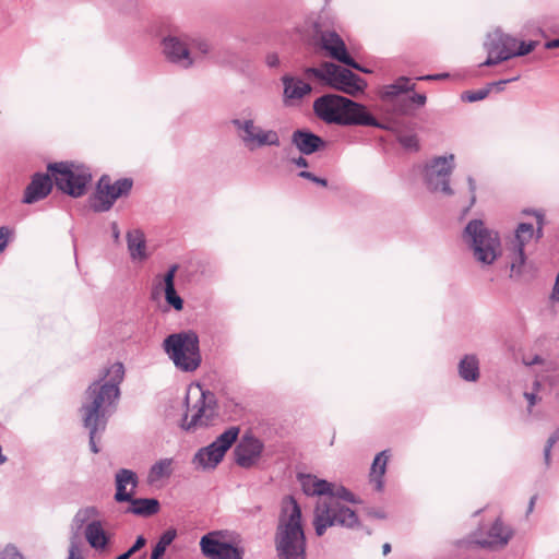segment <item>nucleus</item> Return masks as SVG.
Returning <instances> with one entry per match:
<instances>
[{
	"label": "nucleus",
	"mask_w": 559,
	"mask_h": 559,
	"mask_svg": "<svg viewBox=\"0 0 559 559\" xmlns=\"http://www.w3.org/2000/svg\"><path fill=\"white\" fill-rule=\"evenodd\" d=\"M123 378V364L117 361L107 368L103 377L91 383L85 391L86 402L82 404L80 412L83 426L88 430L90 450L95 454L100 451L96 440L106 430L110 416L109 407L120 396L119 385Z\"/></svg>",
	"instance_id": "1"
},
{
	"label": "nucleus",
	"mask_w": 559,
	"mask_h": 559,
	"mask_svg": "<svg viewBox=\"0 0 559 559\" xmlns=\"http://www.w3.org/2000/svg\"><path fill=\"white\" fill-rule=\"evenodd\" d=\"M274 547L276 559H308L301 508L294 496L283 499Z\"/></svg>",
	"instance_id": "2"
},
{
	"label": "nucleus",
	"mask_w": 559,
	"mask_h": 559,
	"mask_svg": "<svg viewBox=\"0 0 559 559\" xmlns=\"http://www.w3.org/2000/svg\"><path fill=\"white\" fill-rule=\"evenodd\" d=\"M462 239L481 265H491L501 255L499 233L488 228L483 219L469 221L463 229Z\"/></svg>",
	"instance_id": "3"
},
{
	"label": "nucleus",
	"mask_w": 559,
	"mask_h": 559,
	"mask_svg": "<svg viewBox=\"0 0 559 559\" xmlns=\"http://www.w3.org/2000/svg\"><path fill=\"white\" fill-rule=\"evenodd\" d=\"M163 349L175 367L183 372L197 370L202 362L199 335L193 330L167 335Z\"/></svg>",
	"instance_id": "4"
},
{
	"label": "nucleus",
	"mask_w": 559,
	"mask_h": 559,
	"mask_svg": "<svg viewBox=\"0 0 559 559\" xmlns=\"http://www.w3.org/2000/svg\"><path fill=\"white\" fill-rule=\"evenodd\" d=\"M47 171L50 173L59 191L75 199L86 193L92 181L90 168L74 162L49 163Z\"/></svg>",
	"instance_id": "5"
},
{
	"label": "nucleus",
	"mask_w": 559,
	"mask_h": 559,
	"mask_svg": "<svg viewBox=\"0 0 559 559\" xmlns=\"http://www.w3.org/2000/svg\"><path fill=\"white\" fill-rule=\"evenodd\" d=\"M306 73L322 81L325 85L352 96L362 93L367 87L365 79L333 62H325L321 68H308Z\"/></svg>",
	"instance_id": "6"
},
{
	"label": "nucleus",
	"mask_w": 559,
	"mask_h": 559,
	"mask_svg": "<svg viewBox=\"0 0 559 559\" xmlns=\"http://www.w3.org/2000/svg\"><path fill=\"white\" fill-rule=\"evenodd\" d=\"M313 526L316 535L321 537L332 526L347 530L362 528L357 513L338 501L323 502L316 507Z\"/></svg>",
	"instance_id": "7"
},
{
	"label": "nucleus",
	"mask_w": 559,
	"mask_h": 559,
	"mask_svg": "<svg viewBox=\"0 0 559 559\" xmlns=\"http://www.w3.org/2000/svg\"><path fill=\"white\" fill-rule=\"evenodd\" d=\"M408 92H414V86L397 85L393 82L381 87L379 97L394 115L413 116L416 108L426 105L427 96L424 93L405 95Z\"/></svg>",
	"instance_id": "8"
},
{
	"label": "nucleus",
	"mask_w": 559,
	"mask_h": 559,
	"mask_svg": "<svg viewBox=\"0 0 559 559\" xmlns=\"http://www.w3.org/2000/svg\"><path fill=\"white\" fill-rule=\"evenodd\" d=\"M454 169V154L432 157L425 165L424 169V178L427 189L430 192L452 197L454 194V190L450 186V178Z\"/></svg>",
	"instance_id": "9"
},
{
	"label": "nucleus",
	"mask_w": 559,
	"mask_h": 559,
	"mask_svg": "<svg viewBox=\"0 0 559 559\" xmlns=\"http://www.w3.org/2000/svg\"><path fill=\"white\" fill-rule=\"evenodd\" d=\"M239 433L240 428L238 426L228 427L213 442L197 451L192 460L193 464L204 471L214 469L238 440Z\"/></svg>",
	"instance_id": "10"
},
{
	"label": "nucleus",
	"mask_w": 559,
	"mask_h": 559,
	"mask_svg": "<svg viewBox=\"0 0 559 559\" xmlns=\"http://www.w3.org/2000/svg\"><path fill=\"white\" fill-rule=\"evenodd\" d=\"M133 187L131 178H121L110 183L107 175L100 177L96 191L90 197V207L96 213L109 211L117 199L127 197Z\"/></svg>",
	"instance_id": "11"
},
{
	"label": "nucleus",
	"mask_w": 559,
	"mask_h": 559,
	"mask_svg": "<svg viewBox=\"0 0 559 559\" xmlns=\"http://www.w3.org/2000/svg\"><path fill=\"white\" fill-rule=\"evenodd\" d=\"M230 123L239 133V136L249 151H254L263 146H280L281 139L277 131L273 129H263L254 124L253 119H231Z\"/></svg>",
	"instance_id": "12"
},
{
	"label": "nucleus",
	"mask_w": 559,
	"mask_h": 559,
	"mask_svg": "<svg viewBox=\"0 0 559 559\" xmlns=\"http://www.w3.org/2000/svg\"><path fill=\"white\" fill-rule=\"evenodd\" d=\"M185 404L187 406V409L182 415L180 427L186 431H190L192 429H195L197 427L207 426L216 415L217 401L215 399L214 393L210 391L201 392V396L193 405L194 413L192 414L190 420H188V396H186Z\"/></svg>",
	"instance_id": "13"
},
{
	"label": "nucleus",
	"mask_w": 559,
	"mask_h": 559,
	"mask_svg": "<svg viewBox=\"0 0 559 559\" xmlns=\"http://www.w3.org/2000/svg\"><path fill=\"white\" fill-rule=\"evenodd\" d=\"M221 531L209 532L200 539V549L207 559H243L242 547L223 540Z\"/></svg>",
	"instance_id": "14"
},
{
	"label": "nucleus",
	"mask_w": 559,
	"mask_h": 559,
	"mask_svg": "<svg viewBox=\"0 0 559 559\" xmlns=\"http://www.w3.org/2000/svg\"><path fill=\"white\" fill-rule=\"evenodd\" d=\"M337 126H361L374 127L382 130H392L391 124L379 121L364 104L357 103L348 97L344 100L342 115L338 119Z\"/></svg>",
	"instance_id": "15"
},
{
	"label": "nucleus",
	"mask_w": 559,
	"mask_h": 559,
	"mask_svg": "<svg viewBox=\"0 0 559 559\" xmlns=\"http://www.w3.org/2000/svg\"><path fill=\"white\" fill-rule=\"evenodd\" d=\"M263 450L264 444L259 438L246 433L234 449L235 462L242 468H250L255 465Z\"/></svg>",
	"instance_id": "16"
},
{
	"label": "nucleus",
	"mask_w": 559,
	"mask_h": 559,
	"mask_svg": "<svg viewBox=\"0 0 559 559\" xmlns=\"http://www.w3.org/2000/svg\"><path fill=\"white\" fill-rule=\"evenodd\" d=\"M513 535V528L506 525L501 518H497L487 531L486 537L477 538L475 534L474 538L469 543L481 548L497 550L504 548Z\"/></svg>",
	"instance_id": "17"
},
{
	"label": "nucleus",
	"mask_w": 559,
	"mask_h": 559,
	"mask_svg": "<svg viewBox=\"0 0 559 559\" xmlns=\"http://www.w3.org/2000/svg\"><path fill=\"white\" fill-rule=\"evenodd\" d=\"M345 98L338 94H324L314 99L313 112L323 122L337 126Z\"/></svg>",
	"instance_id": "18"
},
{
	"label": "nucleus",
	"mask_w": 559,
	"mask_h": 559,
	"mask_svg": "<svg viewBox=\"0 0 559 559\" xmlns=\"http://www.w3.org/2000/svg\"><path fill=\"white\" fill-rule=\"evenodd\" d=\"M163 52L166 59L182 69H189L193 64V58L187 44L174 35L166 36L163 41Z\"/></svg>",
	"instance_id": "19"
},
{
	"label": "nucleus",
	"mask_w": 559,
	"mask_h": 559,
	"mask_svg": "<svg viewBox=\"0 0 559 559\" xmlns=\"http://www.w3.org/2000/svg\"><path fill=\"white\" fill-rule=\"evenodd\" d=\"M53 185L55 181L50 173H35L25 188L22 202L33 204L45 199L51 192Z\"/></svg>",
	"instance_id": "20"
},
{
	"label": "nucleus",
	"mask_w": 559,
	"mask_h": 559,
	"mask_svg": "<svg viewBox=\"0 0 559 559\" xmlns=\"http://www.w3.org/2000/svg\"><path fill=\"white\" fill-rule=\"evenodd\" d=\"M292 144L302 154L312 155L326 148L328 142L309 129H296L292 133Z\"/></svg>",
	"instance_id": "21"
},
{
	"label": "nucleus",
	"mask_w": 559,
	"mask_h": 559,
	"mask_svg": "<svg viewBox=\"0 0 559 559\" xmlns=\"http://www.w3.org/2000/svg\"><path fill=\"white\" fill-rule=\"evenodd\" d=\"M138 485L139 478L135 472L128 468H120L115 475V501L122 503L124 500H130L131 495H135Z\"/></svg>",
	"instance_id": "22"
},
{
	"label": "nucleus",
	"mask_w": 559,
	"mask_h": 559,
	"mask_svg": "<svg viewBox=\"0 0 559 559\" xmlns=\"http://www.w3.org/2000/svg\"><path fill=\"white\" fill-rule=\"evenodd\" d=\"M179 270L178 264H171L163 276L164 294L167 305L174 308L176 311L183 309L185 301L178 295L175 287V277Z\"/></svg>",
	"instance_id": "23"
},
{
	"label": "nucleus",
	"mask_w": 559,
	"mask_h": 559,
	"mask_svg": "<svg viewBox=\"0 0 559 559\" xmlns=\"http://www.w3.org/2000/svg\"><path fill=\"white\" fill-rule=\"evenodd\" d=\"M321 46L333 59L341 63H343L346 57L349 56L344 40L335 31L322 34Z\"/></svg>",
	"instance_id": "24"
},
{
	"label": "nucleus",
	"mask_w": 559,
	"mask_h": 559,
	"mask_svg": "<svg viewBox=\"0 0 559 559\" xmlns=\"http://www.w3.org/2000/svg\"><path fill=\"white\" fill-rule=\"evenodd\" d=\"M281 80L284 85L283 95L285 102L288 99H301L312 91V87L309 83H306L301 79L295 78L290 74L283 75Z\"/></svg>",
	"instance_id": "25"
},
{
	"label": "nucleus",
	"mask_w": 559,
	"mask_h": 559,
	"mask_svg": "<svg viewBox=\"0 0 559 559\" xmlns=\"http://www.w3.org/2000/svg\"><path fill=\"white\" fill-rule=\"evenodd\" d=\"M124 502L130 504L126 510L127 513L142 518H150L160 510V503L156 498H135L134 495H131V499L124 500Z\"/></svg>",
	"instance_id": "26"
},
{
	"label": "nucleus",
	"mask_w": 559,
	"mask_h": 559,
	"mask_svg": "<svg viewBox=\"0 0 559 559\" xmlns=\"http://www.w3.org/2000/svg\"><path fill=\"white\" fill-rule=\"evenodd\" d=\"M84 535L88 545L95 550H104L110 542V536L103 528L99 520L90 522L84 531Z\"/></svg>",
	"instance_id": "27"
},
{
	"label": "nucleus",
	"mask_w": 559,
	"mask_h": 559,
	"mask_svg": "<svg viewBox=\"0 0 559 559\" xmlns=\"http://www.w3.org/2000/svg\"><path fill=\"white\" fill-rule=\"evenodd\" d=\"M299 481L307 496H329L332 493V483L310 474H300Z\"/></svg>",
	"instance_id": "28"
},
{
	"label": "nucleus",
	"mask_w": 559,
	"mask_h": 559,
	"mask_svg": "<svg viewBox=\"0 0 559 559\" xmlns=\"http://www.w3.org/2000/svg\"><path fill=\"white\" fill-rule=\"evenodd\" d=\"M127 245L133 261H144L147 259L146 240L142 230H129L127 233Z\"/></svg>",
	"instance_id": "29"
},
{
	"label": "nucleus",
	"mask_w": 559,
	"mask_h": 559,
	"mask_svg": "<svg viewBox=\"0 0 559 559\" xmlns=\"http://www.w3.org/2000/svg\"><path fill=\"white\" fill-rule=\"evenodd\" d=\"M459 376L466 382H476L480 377L479 360L476 355H464L457 365Z\"/></svg>",
	"instance_id": "30"
},
{
	"label": "nucleus",
	"mask_w": 559,
	"mask_h": 559,
	"mask_svg": "<svg viewBox=\"0 0 559 559\" xmlns=\"http://www.w3.org/2000/svg\"><path fill=\"white\" fill-rule=\"evenodd\" d=\"M501 38H502V50H500L499 56H495V59L486 58L484 62L479 64V67H491L499 64L506 60H509L513 57H515L514 50L518 46V39L513 36H510L508 34H504L501 31Z\"/></svg>",
	"instance_id": "31"
},
{
	"label": "nucleus",
	"mask_w": 559,
	"mask_h": 559,
	"mask_svg": "<svg viewBox=\"0 0 559 559\" xmlns=\"http://www.w3.org/2000/svg\"><path fill=\"white\" fill-rule=\"evenodd\" d=\"M524 248L523 243H514V249L511 253V277L522 276L534 271L533 265L526 262Z\"/></svg>",
	"instance_id": "32"
},
{
	"label": "nucleus",
	"mask_w": 559,
	"mask_h": 559,
	"mask_svg": "<svg viewBox=\"0 0 559 559\" xmlns=\"http://www.w3.org/2000/svg\"><path fill=\"white\" fill-rule=\"evenodd\" d=\"M177 536V531L175 528L166 530L159 537L158 542L152 549L151 556L154 558H162L166 552L167 547L174 542Z\"/></svg>",
	"instance_id": "33"
},
{
	"label": "nucleus",
	"mask_w": 559,
	"mask_h": 559,
	"mask_svg": "<svg viewBox=\"0 0 559 559\" xmlns=\"http://www.w3.org/2000/svg\"><path fill=\"white\" fill-rule=\"evenodd\" d=\"M485 48L488 53L487 58L495 59V56H499L500 50H502L501 29H496L493 33L488 34Z\"/></svg>",
	"instance_id": "34"
},
{
	"label": "nucleus",
	"mask_w": 559,
	"mask_h": 559,
	"mask_svg": "<svg viewBox=\"0 0 559 559\" xmlns=\"http://www.w3.org/2000/svg\"><path fill=\"white\" fill-rule=\"evenodd\" d=\"M170 465L171 459H163L157 461L151 466L150 476L153 479H159L169 476L171 474Z\"/></svg>",
	"instance_id": "35"
},
{
	"label": "nucleus",
	"mask_w": 559,
	"mask_h": 559,
	"mask_svg": "<svg viewBox=\"0 0 559 559\" xmlns=\"http://www.w3.org/2000/svg\"><path fill=\"white\" fill-rule=\"evenodd\" d=\"M396 141L405 151H408V152L416 153L420 148L418 136L415 133H411V134L399 133L396 136Z\"/></svg>",
	"instance_id": "36"
},
{
	"label": "nucleus",
	"mask_w": 559,
	"mask_h": 559,
	"mask_svg": "<svg viewBox=\"0 0 559 559\" xmlns=\"http://www.w3.org/2000/svg\"><path fill=\"white\" fill-rule=\"evenodd\" d=\"M534 236V226L531 223H520L515 230L514 243H523L525 247L526 242Z\"/></svg>",
	"instance_id": "37"
},
{
	"label": "nucleus",
	"mask_w": 559,
	"mask_h": 559,
	"mask_svg": "<svg viewBox=\"0 0 559 559\" xmlns=\"http://www.w3.org/2000/svg\"><path fill=\"white\" fill-rule=\"evenodd\" d=\"M331 498H338L349 503H360L361 500L357 498L349 489L344 486L334 487L332 484V493H329Z\"/></svg>",
	"instance_id": "38"
},
{
	"label": "nucleus",
	"mask_w": 559,
	"mask_h": 559,
	"mask_svg": "<svg viewBox=\"0 0 559 559\" xmlns=\"http://www.w3.org/2000/svg\"><path fill=\"white\" fill-rule=\"evenodd\" d=\"M97 514L98 511L95 507L80 509L73 518V525H75L76 528L80 530L87 522V520Z\"/></svg>",
	"instance_id": "39"
},
{
	"label": "nucleus",
	"mask_w": 559,
	"mask_h": 559,
	"mask_svg": "<svg viewBox=\"0 0 559 559\" xmlns=\"http://www.w3.org/2000/svg\"><path fill=\"white\" fill-rule=\"evenodd\" d=\"M489 95V87H483L476 91H465L461 94V99L466 103H475L485 99Z\"/></svg>",
	"instance_id": "40"
},
{
	"label": "nucleus",
	"mask_w": 559,
	"mask_h": 559,
	"mask_svg": "<svg viewBox=\"0 0 559 559\" xmlns=\"http://www.w3.org/2000/svg\"><path fill=\"white\" fill-rule=\"evenodd\" d=\"M559 441V429L555 430L546 441L544 448V462L546 467L550 466L551 462V449Z\"/></svg>",
	"instance_id": "41"
},
{
	"label": "nucleus",
	"mask_w": 559,
	"mask_h": 559,
	"mask_svg": "<svg viewBox=\"0 0 559 559\" xmlns=\"http://www.w3.org/2000/svg\"><path fill=\"white\" fill-rule=\"evenodd\" d=\"M537 44H538V41H536V40H528V41H525V40L519 41L518 40V46H516V49L514 50L515 57H522V56L528 55L536 48Z\"/></svg>",
	"instance_id": "42"
},
{
	"label": "nucleus",
	"mask_w": 559,
	"mask_h": 559,
	"mask_svg": "<svg viewBox=\"0 0 559 559\" xmlns=\"http://www.w3.org/2000/svg\"><path fill=\"white\" fill-rule=\"evenodd\" d=\"M385 471H386V457L382 461V464L380 466V471H379L378 475L370 474V481L374 483V488L377 491L383 490V487H384L383 475H384Z\"/></svg>",
	"instance_id": "43"
},
{
	"label": "nucleus",
	"mask_w": 559,
	"mask_h": 559,
	"mask_svg": "<svg viewBox=\"0 0 559 559\" xmlns=\"http://www.w3.org/2000/svg\"><path fill=\"white\" fill-rule=\"evenodd\" d=\"M0 559H23V556L15 546L7 545L0 550Z\"/></svg>",
	"instance_id": "44"
},
{
	"label": "nucleus",
	"mask_w": 559,
	"mask_h": 559,
	"mask_svg": "<svg viewBox=\"0 0 559 559\" xmlns=\"http://www.w3.org/2000/svg\"><path fill=\"white\" fill-rule=\"evenodd\" d=\"M298 177H300L302 179L310 180L313 183L319 185L321 187H326L328 186V180L325 178L318 177L317 175H314L313 173L308 171V170L299 171L298 173Z\"/></svg>",
	"instance_id": "45"
},
{
	"label": "nucleus",
	"mask_w": 559,
	"mask_h": 559,
	"mask_svg": "<svg viewBox=\"0 0 559 559\" xmlns=\"http://www.w3.org/2000/svg\"><path fill=\"white\" fill-rule=\"evenodd\" d=\"M68 559H84L80 549L76 535H73L71 537Z\"/></svg>",
	"instance_id": "46"
},
{
	"label": "nucleus",
	"mask_w": 559,
	"mask_h": 559,
	"mask_svg": "<svg viewBox=\"0 0 559 559\" xmlns=\"http://www.w3.org/2000/svg\"><path fill=\"white\" fill-rule=\"evenodd\" d=\"M534 215L536 216V223L537 227L534 229V236L536 237V240H539L544 236V224H545V216L543 213L534 211Z\"/></svg>",
	"instance_id": "47"
},
{
	"label": "nucleus",
	"mask_w": 559,
	"mask_h": 559,
	"mask_svg": "<svg viewBox=\"0 0 559 559\" xmlns=\"http://www.w3.org/2000/svg\"><path fill=\"white\" fill-rule=\"evenodd\" d=\"M386 453H388V450H384V451H381L380 453H378L372 462V465H371V475H374L379 473L380 471V466L382 464V461L388 456H386Z\"/></svg>",
	"instance_id": "48"
},
{
	"label": "nucleus",
	"mask_w": 559,
	"mask_h": 559,
	"mask_svg": "<svg viewBox=\"0 0 559 559\" xmlns=\"http://www.w3.org/2000/svg\"><path fill=\"white\" fill-rule=\"evenodd\" d=\"M518 80H519V76H514V78H510V79H506V80H499V81H496V82L488 83L487 87H489V92L492 88H496L498 92H501V91L504 90V86L508 83H511V82H514V81H518Z\"/></svg>",
	"instance_id": "49"
},
{
	"label": "nucleus",
	"mask_w": 559,
	"mask_h": 559,
	"mask_svg": "<svg viewBox=\"0 0 559 559\" xmlns=\"http://www.w3.org/2000/svg\"><path fill=\"white\" fill-rule=\"evenodd\" d=\"M11 230L7 226L0 227V253L7 248Z\"/></svg>",
	"instance_id": "50"
},
{
	"label": "nucleus",
	"mask_w": 559,
	"mask_h": 559,
	"mask_svg": "<svg viewBox=\"0 0 559 559\" xmlns=\"http://www.w3.org/2000/svg\"><path fill=\"white\" fill-rule=\"evenodd\" d=\"M364 512L366 513V515L379 520H383L386 518V513L382 509L367 507L364 509Z\"/></svg>",
	"instance_id": "51"
},
{
	"label": "nucleus",
	"mask_w": 559,
	"mask_h": 559,
	"mask_svg": "<svg viewBox=\"0 0 559 559\" xmlns=\"http://www.w3.org/2000/svg\"><path fill=\"white\" fill-rule=\"evenodd\" d=\"M343 64L349 67V68H353L357 71H360V72H364V73H369L370 71L368 69H366L365 67H362L361 64H359L350 55L346 57V59L344 60Z\"/></svg>",
	"instance_id": "52"
},
{
	"label": "nucleus",
	"mask_w": 559,
	"mask_h": 559,
	"mask_svg": "<svg viewBox=\"0 0 559 559\" xmlns=\"http://www.w3.org/2000/svg\"><path fill=\"white\" fill-rule=\"evenodd\" d=\"M194 46L202 56H206L211 52V45L205 39L195 40Z\"/></svg>",
	"instance_id": "53"
},
{
	"label": "nucleus",
	"mask_w": 559,
	"mask_h": 559,
	"mask_svg": "<svg viewBox=\"0 0 559 559\" xmlns=\"http://www.w3.org/2000/svg\"><path fill=\"white\" fill-rule=\"evenodd\" d=\"M450 76L449 73H437V74H426V75H421V76H418L417 80L419 81H439V80H444V79H448Z\"/></svg>",
	"instance_id": "54"
},
{
	"label": "nucleus",
	"mask_w": 559,
	"mask_h": 559,
	"mask_svg": "<svg viewBox=\"0 0 559 559\" xmlns=\"http://www.w3.org/2000/svg\"><path fill=\"white\" fill-rule=\"evenodd\" d=\"M468 190L471 192V205L476 203V181L472 176H467Z\"/></svg>",
	"instance_id": "55"
},
{
	"label": "nucleus",
	"mask_w": 559,
	"mask_h": 559,
	"mask_svg": "<svg viewBox=\"0 0 559 559\" xmlns=\"http://www.w3.org/2000/svg\"><path fill=\"white\" fill-rule=\"evenodd\" d=\"M146 544V539L143 535H139L133 543V545L130 547V549L135 554L139 550H141Z\"/></svg>",
	"instance_id": "56"
},
{
	"label": "nucleus",
	"mask_w": 559,
	"mask_h": 559,
	"mask_svg": "<svg viewBox=\"0 0 559 559\" xmlns=\"http://www.w3.org/2000/svg\"><path fill=\"white\" fill-rule=\"evenodd\" d=\"M265 62L270 68H276L280 66V58L277 53L271 52L266 56Z\"/></svg>",
	"instance_id": "57"
},
{
	"label": "nucleus",
	"mask_w": 559,
	"mask_h": 559,
	"mask_svg": "<svg viewBox=\"0 0 559 559\" xmlns=\"http://www.w3.org/2000/svg\"><path fill=\"white\" fill-rule=\"evenodd\" d=\"M290 163H293L297 167H302V168H307L309 166L308 159L306 157H304L302 155L292 158Z\"/></svg>",
	"instance_id": "58"
},
{
	"label": "nucleus",
	"mask_w": 559,
	"mask_h": 559,
	"mask_svg": "<svg viewBox=\"0 0 559 559\" xmlns=\"http://www.w3.org/2000/svg\"><path fill=\"white\" fill-rule=\"evenodd\" d=\"M395 84L397 85H403V86H414V88L416 87V85L414 83H411V79L408 76H405V75H401L399 76L395 81H394Z\"/></svg>",
	"instance_id": "59"
},
{
	"label": "nucleus",
	"mask_w": 559,
	"mask_h": 559,
	"mask_svg": "<svg viewBox=\"0 0 559 559\" xmlns=\"http://www.w3.org/2000/svg\"><path fill=\"white\" fill-rule=\"evenodd\" d=\"M526 366L542 365L544 364V358L539 355H535L531 360L524 361Z\"/></svg>",
	"instance_id": "60"
},
{
	"label": "nucleus",
	"mask_w": 559,
	"mask_h": 559,
	"mask_svg": "<svg viewBox=\"0 0 559 559\" xmlns=\"http://www.w3.org/2000/svg\"><path fill=\"white\" fill-rule=\"evenodd\" d=\"M545 48L546 49L559 48V38H554V39L547 40L545 43Z\"/></svg>",
	"instance_id": "61"
},
{
	"label": "nucleus",
	"mask_w": 559,
	"mask_h": 559,
	"mask_svg": "<svg viewBox=\"0 0 559 559\" xmlns=\"http://www.w3.org/2000/svg\"><path fill=\"white\" fill-rule=\"evenodd\" d=\"M524 396L526 397V400L528 401V404H530V407L534 406L535 403H536V394L535 393H528V392H525L524 393Z\"/></svg>",
	"instance_id": "62"
},
{
	"label": "nucleus",
	"mask_w": 559,
	"mask_h": 559,
	"mask_svg": "<svg viewBox=\"0 0 559 559\" xmlns=\"http://www.w3.org/2000/svg\"><path fill=\"white\" fill-rule=\"evenodd\" d=\"M536 500H537V496L536 495L531 497L528 506H527V510H526V515H528L530 513L533 512L535 503H536Z\"/></svg>",
	"instance_id": "63"
},
{
	"label": "nucleus",
	"mask_w": 559,
	"mask_h": 559,
	"mask_svg": "<svg viewBox=\"0 0 559 559\" xmlns=\"http://www.w3.org/2000/svg\"><path fill=\"white\" fill-rule=\"evenodd\" d=\"M112 237L117 241L120 236V231L116 222L111 224Z\"/></svg>",
	"instance_id": "64"
}]
</instances>
